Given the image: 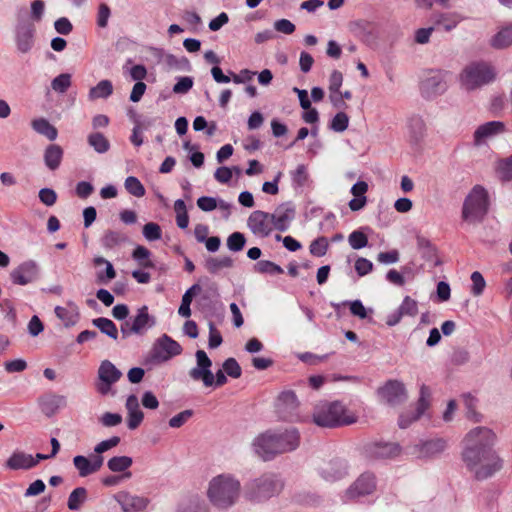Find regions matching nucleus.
<instances>
[{
    "label": "nucleus",
    "instance_id": "obj_60",
    "mask_svg": "<svg viewBox=\"0 0 512 512\" xmlns=\"http://www.w3.org/2000/svg\"><path fill=\"white\" fill-rule=\"evenodd\" d=\"M193 416V411L188 409L184 410L177 415L173 416L169 420V426L171 428H180L182 427L191 417Z\"/></svg>",
    "mask_w": 512,
    "mask_h": 512
},
{
    "label": "nucleus",
    "instance_id": "obj_14",
    "mask_svg": "<svg viewBox=\"0 0 512 512\" xmlns=\"http://www.w3.org/2000/svg\"><path fill=\"white\" fill-rule=\"evenodd\" d=\"M40 267L35 260H26L11 270V281L20 286L28 285L39 278Z\"/></svg>",
    "mask_w": 512,
    "mask_h": 512
},
{
    "label": "nucleus",
    "instance_id": "obj_12",
    "mask_svg": "<svg viewBox=\"0 0 512 512\" xmlns=\"http://www.w3.org/2000/svg\"><path fill=\"white\" fill-rule=\"evenodd\" d=\"M376 490V479L373 474H361L343 493L345 502L356 501L361 497L371 495Z\"/></svg>",
    "mask_w": 512,
    "mask_h": 512
},
{
    "label": "nucleus",
    "instance_id": "obj_33",
    "mask_svg": "<svg viewBox=\"0 0 512 512\" xmlns=\"http://www.w3.org/2000/svg\"><path fill=\"white\" fill-rule=\"evenodd\" d=\"M127 241V237L124 233L115 230H107L104 232L100 239L102 247L106 250L113 249L120 246L122 243Z\"/></svg>",
    "mask_w": 512,
    "mask_h": 512
},
{
    "label": "nucleus",
    "instance_id": "obj_64",
    "mask_svg": "<svg viewBox=\"0 0 512 512\" xmlns=\"http://www.w3.org/2000/svg\"><path fill=\"white\" fill-rule=\"evenodd\" d=\"M39 199L46 206H53L57 201V194L53 189L42 188L39 191Z\"/></svg>",
    "mask_w": 512,
    "mask_h": 512
},
{
    "label": "nucleus",
    "instance_id": "obj_28",
    "mask_svg": "<svg viewBox=\"0 0 512 512\" xmlns=\"http://www.w3.org/2000/svg\"><path fill=\"white\" fill-rule=\"evenodd\" d=\"M275 229L279 231L287 230L290 222L294 218V210L288 205H280L274 213H271Z\"/></svg>",
    "mask_w": 512,
    "mask_h": 512
},
{
    "label": "nucleus",
    "instance_id": "obj_23",
    "mask_svg": "<svg viewBox=\"0 0 512 512\" xmlns=\"http://www.w3.org/2000/svg\"><path fill=\"white\" fill-rule=\"evenodd\" d=\"M365 452L371 459H388L397 456L400 448L395 443H372L366 447Z\"/></svg>",
    "mask_w": 512,
    "mask_h": 512
},
{
    "label": "nucleus",
    "instance_id": "obj_7",
    "mask_svg": "<svg viewBox=\"0 0 512 512\" xmlns=\"http://www.w3.org/2000/svg\"><path fill=\"white\" fill-rule=\"evenodd\" d=\"M195 357L196 366L189 371L191 379L202 381L206 387H210L213 384L223 386L227 382V374L224 370H218L215 375L212 373V361L204 350H197Z\"/></svg>",
    "mask_w": 512,
    "mask_h": 512
},
{
    "label": "nucleus",
    "instance_id": "obj_55",
    "mask_svg": "<svg viewBox=\"0 0 512 512\" xmlns=\"http://www.w3.org/2000/svg\"><path fill=\"white\" fill-rule=\"evenodd\" d=\"M328 249V241L325 237H319L314 240L309 247L310 253L316 257H322Z\"/></svg>",
    "mask_w": 512,
    "mask_h": 512
},
{
    "label": "nucleus",
    "instance_id": "obj_26",
    "mask_svg": "<svg viewBox=\"0 0 512 512\" xmlns=\"http://www.w3.org/2000/svg\"><path fill=\"white\" fill-rule=\"evenodd\" d=\"M430 399V390L428 387L423 385L420 389V397L418 400L416 413L409 419L406 418L405 415H401L399 418V426L401 428H406L410 425V423L414 420H417L428 408Z\"/></svg>",
    "mask_w": 512,
    "mask_h": 512
},
{
    "label": "nucleus",
    "instance_id": "obj_6",
    "mask_svg": "<svg viewBox=\"0 0 512 512\" xmlns=\"http://www.w3.org/2000/svg\"><path fill=\"white\" fill-rule=\"evenodd\" d=\"M283 483L274 473H264L246 484V495L250 500L261 502L278 495Z\"/></svg>",
    "mask_w": 512,
    "mask_h": 512
},
{
    "label": "nucleus",
    "instance_id": "obj_49",
    "mask_svg": "<svg viewBox=\"0 0 512 512\" xmlns=\"http://www.w3.org/2000/svg\"><path fill=\"white\" fill-rule=\"evenodd\" d=\"M71 86V75L62 73L55 77L51 82V87L55 92L65 93Z\"/></svg>",
    "mask_w": 512,
    "mask_h": 512
},
{
    "label": "nucleus",
    "instance_id": "obj_38",
    "mask_svg": "<svg viewBox=\"0 0 512 512\" xmlns=\"http://www.w3.org/2000/svg\"><path fill=\"white\" fill-rule=\"evenodd\" d=\"M133 460L129 456H114L107 462V467L111 472L120 473L128 472L127 470L132 466Z\"/></svg>",
    "mask_w": 512,
    "mask_h": 512
},
{
    "label": "nucleus",
    "instance_id": "obj_22",
    "mask_svg": "<svg viewBox=\"0 0 512 512\" xmlns=\"http://www.w3.org/2000/svg\"><path fill=\"white\" fill-rule=\"evenodd\" d=\"M67 397L57 393H46L38 399L42 413L47 417L54 416L67 406Z\"/></svg>",
    "mask_w": 512,
    "mask_h": 512
},
{
    "label": "nucleus",
    "instance_id": "obj_47",
    "mask_svg": "<svg viewBox=\"0 0 512 512\" xmlns=\"http://www.w3.org/2000/svg\"><path fill=\"white\" fill-rule=\"evenodd\" d=\"M125 189L135 197H143L145 195V188L138 178L129 176L124 183Z\"/></svg>",
    "mask_w": 512,
    "mask_h": 512
},
{
    "label": "nucleus",
    "instance_id": "obj_1",
    "mask_svg": "<svg viewBox=\"0 0 512 512\" xmlns=\"http://www.w3.org/2000/svg\"><path fill=\"white\" fill-rule=\"evenodd\" d=\"M495 441V433L482 426L471 429L462 441V459L478 480L493 476L502 467L500 458L493 450Z\"/></svg>",
    "mask_w": 512,
    "mask_h": 512
},
{
    "label": "nucleus",
    "instance_id": "obj_27",
    "mask_svg": "<svg viewBox=\"0 0 512 512\" xmlns=\"http://www.w3.org/2000/svg\"><path fill=\"white\" fill-rule=\"evenodd\" d=\"M367 191L368 184L365 181H358L352 186L350 192L354 198L348 203V206L352 211H359L365 207L367 203L365 194Z\"/></svg>",
    "mask_w": 512,
    "mask_h": 512
},
{
    "label": "nucleus",
    "instance_id": "obj_11",
    "mask_svg": "<svg viewBox=\"0 0 512 512\" xmlns=\"http://www.w3.org/2000/svg\"><path fill=\"white\" fill-rule=\"evenodd\" d=\"M181 353V345L170 336L164 334L154 342L151 358L156 363H164Z\"/></svg>",
    "mask_w": 512,
    "mask_h": 512
},
{
    "label": "nucleus",
    "instance_id": "obj_10",
    "mask_svg": "<svg viewBox=\"0 0 512 512\" xmlns=\"http://www.w3.org/2000/svg\"><path fill=\"white\" fill-rule=\"evenodd\" d=\"M36 27L29 19H19L14 27V40L18 52L26 54L35 44Z\"/></svg>",
    "mask_w": 512,
    "mask_h": 512
},
{
    "label": "nucleus",
    "instance_id": "obj_41",
    "mask_svg": "<svg viewBox=\"0 0 512 512\" xmlns=\"http://www.w3.org/2000/svg\"><path fill=\"white\" fill-rule=\"evenodd\" d=\"M88 144L100 154L106 153L110 149L108 139L101 133H91L87 137Z\"/></svg>",
    "mask_w": 512,
    "mask_h": 512
},
{
    "label": "nucleus",
    "instance_id": "obj_58",
    "mask_svg": "<svg viewBox=\"0 0 512 512\" xmlns=\"http://www.w3.org/2000/svg\"><path fill=\"white\" fill-rule=\"evenodd\" d=\"M111 16V10L106 3H101L98 6L96 23L100 28H106L108 26V21Z\"/></svg>",
    "mask_w": 512,
    "mask_h": 512
},
{
    "label": "nucleus",
    "instance_id": "obj_48",
    "mask_svg": "<svg viewBox=\"0 0 512 512\" xmlns=\"http://www.w3.org/2000/svg\"><path fill=\"white\" fill-rule=\"evenodd\" d=\"M246 244V238L241 232H233L227 238L226 245L230 251L238 252L241 251Z\"/></svg>",
    "mask_w": 512,
    "mask_h": 512
},
{
    "label": "nucleus",
    "instance_id": "obj_63",
    "mask_svg": "<svg viewBox=\"0 0 512 512\" xmlns=\"http://www.w3.org/2000/svg\"><path fill=\"white\" fill-rule=\"evenodd\" d=\"M54 29L61 35H69L73 30V25L66 17H60L54 22Z\"/></svg>",
    "mask_w": 512,
    "mask_h": 512
},
{
    "label": "nucleus",
    "instance_id": "obj_54",
    "mask_svg": "<svg viewBox=\"0 0 512 512\" xmlns=\"http://www.w3.org/2000/svg\"><path fill=\"white\" fill-rule=\"evenodd\" d=\"M399 310L401 311L403 316L414 317L418 313V303L411 297L406 296L404 297L401 305L399 306Z\"/></svg>",
    "mask_w": 512,
    "mask_h": 512
},
{
    "label": "nucleus",
    "instance_id": "obj_19",
    "mask_svg": "<svg viewBox=\"0 0 512 512\" xmlns=\"http://www.w3.org/2000/svg\"><path fill=\"white\" fill-rule=\"evenodd\" d=\"M130 320L134 333L138 336H143L157 324L156 317L149 313V308L146 305L139 307L135 314L130 317Z\"/></svg>",
    "mask_w": 512,
    "mask_h": 512
},
{
    "label": "nucleus",
    "instance_id": "obj_36",
    "mask_svg": "<svg viewBox=\"0 0 512 512\" xmlns=\"http://www.w3.org/2000/svg\"><path fill=\"white\" fill-rule=\"evenodd\" d=\"M92 324L109 338L113 339L114 341L118 340V329L112 320L105 317H99L93 319Z\"/></svg>",
    "mask_w": 512,
    "mask_h": 512
},
{
    "label": "nucleus",
    "instance_id": "obj_50",
    "mask_svg": "<svg viewBox=\"0 0 512 512\" xmlns=\"http://www.w3.org/2000/svg\"><path fill=\"white\" fill-rule=\"evenodd\" d=\"M255 270L259 273L271 275L283 273V269L279 265L269 260H261L257 262Z\"/></svg>",
    "mask_w": 512,
    "mask_h": 512
},
{
    "label": "nucleus",
    "instance_id": "obj_56",
    "mask_svg": "<svg viewBox=\"0 0 512 512\" xmlns=\"http://www.w3.org/2000/svg\"><path fill=\"white\" fill-rule=\"evenodd\" d=\"M119 443H120V437H118V436H113V437H111L109 439L103 440V441L99 442L94 447V454L95 455H101L104 452H107L110 449L118 446Z\"/></svg>",
    "mask_w": 512,
    "mask_h": 512
},
{
    "label": "nucleus",
    "instance_id": "obj_42",
    "mask_svg": "<svg viewBox=\"0 0 512 512\" xmlns=\"http://www.w3.org/2000/svg\"><path fill=\"white\" fill-rule=\"evenodd\" d=\"M464 18L459 13H441L436 18V24L443 26L446 31L454 29Z\"/></svg>",
    "mask_w": 512,
    "mask_h": 512
},
{
    "label": "nucleus",
    "instance_id": "obj_3",
    "mask_svg": "<svg viewBox=\"0 0 512 512\" xmlns=\"http://www.w3.org/2000/svg\"><path fill=\"white\" fill-rule=\"evenodd\" d=\"M241 494V482L231 473H221L212 477L207 485L206 497L211 505L220 510L234 506Z\"/></svg>",
    "mask_w": 512,
    "mask_h": 512
},
{
    "label": "nucleus",
    "instance_id": "obj_37",
    "mask_svg": "<svg viewBox=\"0 0 512 512\" xmlns=\"http://www.w3.org/2000/svg\"><path fill=\"white\" fill-rule=\"evenodd\" d=\"M88 492L84 487L75 488L68 497L67 506L69 510L78 511L87 501Z\"/></svg>",
    "mask_w": 512,
    "mask_h": 512
},
{
    "label": "nucleus",
    "instance_id": "obj_43",
    "mask_svg": "<svg viewBox=\"0 0 512 512\" xmlns=\"http://www.w3.org/2000/svg\"><path fill=\"white\" fill-rule=\"evenodd\" d=\"M496 173L503 181L512 180V155L497 162Z\"/></svg>",
    "mask_w": 512,
    "mask_h": 512
},
{
    "label": "nucleus",
    "instance_id": "obj_2",
    "mask_svg": "<svg viewBox=\"0 0 512 512\" xmlns=\"http://www.w3.org/2000/svg\"><path fill=\"white\" fill-rule=\"evenodd\" d=\"M300 444L296 428L267 430L256 436L252 442L253 451L264 461L277 455L294 451Z\"/></svg>",
    "mask_w": 512,
    "mask_h": 512
},
{
    "label": "nucleus",
    "instance_id": "obj_13",
    "mask_svg": "<svg viewBox=\"0 0 512 512\" xmlns=\"http://www.w3.org/2000/svg\"><path fill=\"white\" fill-rule=\"evenodd\" d=\"M122 373L116 366L109 360L101 362L98 368V382L96 383V390L101 395H107L111 391V387L115 384Z\"/></svg>",
    "mask_w": 512,
    "mask_h": 512
},
{
    "label": "nucleus",
    "instance_id": "obj_8",
    "mask_svg": "<svg viewBox=\"0 0 512 512\" xmlns=\"http://www.w3.org/2000/svg\"><path fill=\"white\" fill-rule=\"evenodd\" d=\"M488 211L487 191L479 185H476L467 195L463 208L462 218L469 223L482 221Z\"/></svg>",
    "mask_w": 512,
    "mask_h": 512
},
{
    "label": "nucleus",
    "instance_id": "obj_40",
    "mask_svg": "<svg viewBox=\"0 0 512 512\" xmlns=\"http://www.w3.org/2000/svg\"><path fill=\"white\" fill-rule=\"evenodd\" d=\"M205 266L210 273L215 274L221 269L231 268L233 266V259L228 256L210 257L206 260Z\"/></svg>",
    "mask_w": 512,
    "mask_h": 512
},
{
    "label": "nucleus",
    "instance_id": "obj_46",
    "mask_svg": "<svg viewBox=\"0 0 512 512\" xmlns=\"http://www.w3.org/2000/svg\"><path fill=\"white\" fill-rule=\"evenodd\" d=\"M174 210L176 212V223L178 227L181 229H186L189 224V217L184 201L181 199L176 200L174 203Z\"/></svg>",
    "mask_w": 512,
    "mask_h": 512
},
{
    "label": "nucleus",
    "instance_id": "obj_16",
    "mask_svg": "<svg viewBox=\"0 0 512 512\" xmlns=\"http://www.w3.org/2000/svg\"><path fill=\"white\" fill-rule=\"evenodd\" d=\"M247 226L254 235L259 237H267L275 229L271 214L261 210L250 214Z\"/></svg>",
    "mask_w": 512,
    "mask_h": 512
},
{
    "label": "nucleus",
    "instance_id": "obj_45",
    "mask_svg": "<svg viewBox=\"0 0 512 512\" xmlns=\"http://www.w3.org/2000/svg\"><path fill=\"white\" fill-rule=\"evenodd\" d=\"M298 406V399L295 392L288 390L282 392L278 397V407L284 410H294Z\"/></svg>",
    "mask_w": 512,
    "mask_h": 512
},
{
    "label": "nucleus",
    "instance_id": "obj_59",
    "mask_svg": "<svg viewBox=\"0 0 512 512\" xmlns=\"http://www.w3.org/2000/svg\"><path fill=\"white\" fill-rule=\"evenodd\" d=\"M223 370L232 378H239L242 374L241 367L234 358H228L224 361Z\"/></svg>",
    "mask_w": 512,
    "mask_h": 512
},
{
    "label": "nucleus",
    "instance_id": "obj_35",
    "mask_svg": "<svg viewBox=\"0 0 512 512\" xmlns=\"http://www.w3.org/2000/svg\"><path fill=\"white\" fill-rule=\"evenodd\" d=\"M31 126L38 134L45 136L53 141L57 138V129L49 123L45 118H37L31 122Z\"/></svg>",
    "mask_w": 512,
    "mask_h": 512
},
{
    "label": "nucleus",
    "instance_id": "obj_5",
    "mask_svg": "<svg viewBox=\"0 0 512 512\" xmlns=\"http://www.w3.org/2000/svg\"><path fill=\"white\" fill-rule=\"evenodd\" d=\"M495 68L487 62L477 61L465 66L459 75L461 87L466 91H473L494 81Z\"/></svg>",
    "mask_w": 512,
    "mask_h": 512
},
{
    "label": "nucleus",
    "instance_id": "obj_62",
    "mask_svg": "<svg viewBox=\"0 0 512 512\" xmlns=\"http://www.w3.org/2000/svg\"><path fill=\"white\" fill-rule=\"evenodd\" d=\"M193 87V79L189 76L180 77L173 86L175 94H185Z\"/></svg>",
    "mask_w": 512,
    "mask_h": 512
},
{
    "label": "nucleus",
    "instance_id": "obj_31",
    "mask_svg": "<svg viewBox=\"0 0 512 512\" xmlns=\"http://www.w3.org/2000/svg\"><path fill=\"white\" fill-rule=\"evenodd\" d=\"M54 311L66 327L74 326L79 319L78 307L73 302H69L66 307L56 306Z\"/></svg>",
    "mask_w": 512,
    "mask_h": 512
},
{
    "label": "nucleus",
    "instance_id": "obj_51",
    "mask_svg": "<svg viewBox=\"0 0 512 512\" xmlns=\"http://www.w3.org/2000/svg\"><path fill=\"white\" fill-rule=\"evenodd\" d=\"M348 242L353 249L359 250L367 246L368 238L362 231L355 230L348 236Z\"/></svg>",
    "mask_w": 512,
    "mask_h": 512
},
{
    "label": "nucleus",
    "instance_id": "obj_24",
    "mask_svg": "<svg viewBox=\"0 0 512 512\" xmlns=\"http://www.w3.org/2000/svg\"><path fill=\"white\" fill-rule=\"evenodd\" d=\"M125 406L128 411L127 426L130 430H135L144 419V414L140 409L137 396L129 395L126 399Z\"/></svg>",
    "mask_w": 512,
    "mask_h": 512
},
{
    "label": "nucleus",
    "instance_id": "obj_32",
    "mask_svg": "<svg viewBox=\"0 0 512 512\" xmlns=\"http://www.w3.org/2000/svg\"><path fill=\"white\" fill-rule=\"evenodd\" d=\"M63 158V149L57 144L48 145L44 151V162L48 169L59 168Z\"/></svg>",
    "mask_w": 512,
    "mask_h": 512
},
{
    "label": "nucleus",
    "instance_id": "obj_52",
    "mask_svg": "<svg viewBox=\"0 0 512 512\" xmlns=\"http://www.w3.org/2000/svg\"><path fill=\"white\" fill-rule=\"evenodd\" d=\"M372 24L367 20H356L349 23V29L357 36H364L371 33Z\"/></svg>",
    "mask_w": 512,
    "mask_h": 512
},
{
    "label": "nucleus",
    "instance_id": "obj_18",
    "mask_svg": "<svg viewBox=\"0 0 512 512\" xmlns=\"http://www.w3.org/2000/svg\"><path fill=\"white\" fill-rule=\"evenodd\" d=\"M114 498L124 512H142L150 503L147 497L132 494L127 491L118 492Z\"/></svg>",
    "mask_w": 512,
    "mask_h": 512
},
{
    "label": "nucleus",
    "instance_id": "obj_25",
    "mask_svg": "<svg viewBox=\"0 0 512 512\" xmlns=\"http://www.w3.org/2000/svg\"><path fill=\"white\" fill-rule=\"evenodd\" d=\"M36 465L37 460L34 459V456L22 451L13 452L5 463L6 468L10 470H27Z\"/></svg>",
    "mask_w": 512,
    "mask_h": 512
},
{
    "label": "nucleus",
    "instance_id": "obj_53",
    "mask_svg": "<svg viewBox=\"0 0 512 512\" xmlns=\"http://www.w3.org/2000/svg\"><path fill=\"white\" fill-rule=\"evenodd\" d=\"M349 117L343 111L338 112L330 122V128L335 132H343L347 129Z\"/></svg>",
    "mask_w": 512,
    "mask_h": 512
},
{
    "label": "nucleus",
    "instance_id": "obj_17",
    "mask_svg": "<svg viewBox=\"0 0 512 512\" xmlns=\"http://www.w3.org/2000/svg\"><path fill=\"white\" fill-rule=\"evenodd\" d=\"M380 399L390 405L396 406L404 402L407 398L404 384L398 380H389L379 388Z\"/></svg>",
    "mask_w": 512,
    "mask_h": 512
},
{
    "label": "nucleus",
    "instance_id": "obj_57",
    "mask_svg": "<svg viewBox=\"0 0 512 512\" xmlns=\"http://www.w3.org/2000/svg\"><path fill=\"white\" fill-rule=\"evenodd\" d=\"M143 235L148 241L159 240L162 236L161 228L158 224L149 222L143 227Z\"/></svg>",
    "mask_w": 512,
    "mask_h": 512
},
{
    "label": "nucleus",
    "instance_id": "obj_20",
    "mask_svg": "<svg viewBox=\"0 0 512 512\" xmlns=\"http://www.w3.org/2000/svg\"><path fill=\"white\" fill-rule=\"evenodd\" d=\"M104 463L102 455L92 454L90 457L77 455L73 458V465L80 477H87L101 469Z\"/></svg>",
    "mask_w": 512,
    "mask_h": 512
},
{
    "label": "nucleus",
    "instance_id": "obj_29",
    "mask_svg": "<svg viewBox=\"0 0 512 512\" xmlns=\"http://www.w3.org/2000/svg\"><path fill=\"white\" fill-rule=\"evenodd\" d=\"M489 44L496 50H503L512 45V23L501 27L489 40Z\"/></svg>",
    "mask_w": 512,
    "mask_h": 512
},
{
    "label": "nucleus",
    "instance_id": "obj_4",
    "mask_svg": "<svg viewBox=\"0 0 512 512\" xmlns=\"http://www.w3.org/2000/svg\"><path fill=\"white\" fill-rule=\"evenodd\" d=\"M357 415L340 401L321 402L315 406L313 422L324 428H335L353 424Z\"/></svg>",
    "mask_w": 512,
    "mask_h": 512
},
{
    "label": "nucleus",
    "instance_id": "obj_9",
    "mask_svg": "<svg viewBox=\"0 0 512 512\" xmlns=\"http://www.w3.org/2000/svg\"><path fill=\"white\" fill-rule=\"evenodd\" d=\"M449 73L441 70L428 71L420 83V91L424 98L434 99L448 89Z\"/></svg>",
    "mask_w": 512,
    "mask_h": 512
},
{
    "label": "nucleus",
    "instance_id": "obj_44",
    "mask_svg": "<svg viewBox=\"0 0 512 512\" xmlns=\"http://www.w3.org/2000/svg\"><path fill=\"white\" fill-rule=\"evenodd\" d=\"M176 512H209L206 504L199 497H192L186 504H181Z\"/></svg>",
    "mask_w": 512,
    "mask_h": 512
},
{
    "label": "nucleus",
    "instance_id": "obj_21",
    "mask_svg": "<svg viewBox=\"0 0 512 512\" xmlns=\"http://www.w3.org/2000/svg\"><path fill=\"white\" fill-rule=\"evenodd\" d=\"M505 132V124L501 121H490L477 127L474 132V144L482 146L489 140Z\"/></svg>",
    "mask_w": 512,
    "mask_h": 512
},
{
    "label": "nucleus",
    "instance_id": "obj_15",
    "mask_svg": "<svg viewBox=\"0 0 512 512\" xmlns=\"http://www.w3.org/2000/svg\"><path fill=\"white\" fill-rule=\"evenodd\" d=\"M442 438L421 441L410 448V454L420 459H432L440 456L447 448Z\"/></svg>",
    "mask_w": 512,
    "mask_h": 512
},
{
    "label": "nucleus",
    "instance_id": "obj_61",
    "mask_svg": "<svg viewBox=\"0 0 512 512\" xmlns=\"http://www.w3.org/2000/svg\"><path fill=\"white\" fill-rule=\"evenodd\" d=\"M471 281H472V289L471 292L475 296H479L482 294L484 288H485V280L482 276V274L478 271H475L471 275Z\"/></svg>",
    "mask_w": 512,
    "mask_h": 512
},
{
    "label": "nucleus",
    "instance_id": "obj_30",
    "mask_svg": "<svg viewBox=\"0 0 512 512\" xmlns=\"http://www.w3.org/2000/svg\"><path fill=\"white\" fill-rule=\"evenodd\" d=\"M347 474V466L345 462L336 460L326 464L321 469V475L326 481H336L341 479Z\"/></svg>",
    "mask_w": 512,
    "mask_h": 512
},
{
    "label": "nucleus",
    "instance_id": "obj_39",
    "mask_svg": "<svg viewBox=\"0 0 512 512\" xmlns=\"http://www.w3.org/2000/svg\"><path fill=\"white\" fill-rule=\"evenodd\" d=\"M93 263L96 266L105 265V267H106L104 274L102 272L97 273V280L99 282L107 283L116 277V271H115L113 265L108 260H106L104 257H101V256L95 257L93 260Z\"/></svg>",
    "mask_w": 512,
    "mask_h": 512
},
{
    "label": "nucleus",
    "instance_id": "obj_34",
    "mask_svg": "<svg viewBox=\"0 0 512 512\" xmlns=\"http://www.w3.org/2000/svg\"><path fill=\"white\" fill-rule=\"evenodd\" d=\"M113 93V84L110 80H101L96 86L89 90L88 98L91 101L107 99Z\"/></svg>",
    "mask_w": 512,
    "mask_h": 512
}]
</instances>
